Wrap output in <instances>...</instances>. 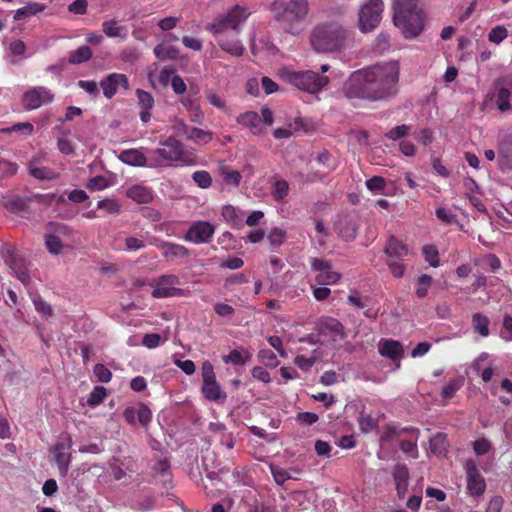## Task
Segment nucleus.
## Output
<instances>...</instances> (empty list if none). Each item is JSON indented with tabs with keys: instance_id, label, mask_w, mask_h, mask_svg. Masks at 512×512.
Returning <instances> with one entry per match:
<instances>
[{
	"instance_id": "20e7f679",
	"label": "nucleus",
	"mask_w": 512,
	"mask_h": 512,
	"mask_svg": "<svg viewBox=\"0 0 512 512\" xmlns=\"http://www.w3.org/2000/svg\"><path fill=\"white\" fill-rule=\"evenodd\" d=\"M393 23L406 39L419 36L424 29L425 13L419 0H393Z\"/></svg>"
},
{
	"instance_id": "c756f323",
	"label": "nucleus",
	"mask_w": 512,
	"mask_h": 512,
	"mask_svg": "<svg viewBox=\"0 0 512 512\" xmlns=\"http://www.w3.org/2000/svg\"><path fill=\"white\" fill-rule=\"evenodd\" d=\"M126 194L128 198L140 204H147L153 199L150 189L141 185L130 187Z\"/></svg>"
},
{
	"instance_id": "c85d7f7f",
	"label": "nucleus",
	"mask_w": 512,
	"mask_h": 512,
	"mask_svg": "<svg viewBox=\"0 0 512 512\" xmlns=\"http://www.w3.org/2000/svg\"><path fill=\"white\" fill-rule=\"evenodd\" d=\"M202 393L206 399L210 401L225 400L226 394L222 391L216 379L208 382H203Z\"/></svg>"
},
{
	"instance_id": "79ce46f5",
	"label": "nucleus",
	"mask_w": 512,
	"mask_h": 512,
	"mask_svg": "<svg viewBox=\"0 0 512 512\" xmlns=\"http://www.w3.org/2000/svg\"><path fill=\"white\" fill-rule=\"evenodd\" d=\"M432 277L428 274H421L417 279V288L415 294L418 298H424L428 294V289L432 284Z\"/></svg>"
},
{
	"instance_id": "338daca9",
	"label": "nucleus",
	"mask_w": 512,
	"mask_h": 512,
	"mask_svg": "<svg viewBox=\"0 0 512 512\" xmlns=\"http://www.w3.org/2000/svg\"><path fill=\"white\" fill-rule=\"evenodd\" d=\"M319 420V416L314 412H300L296 416V421L301 425H313Z\"/></svg>"
},
{
	"instance_id": "423d86ee",
	"label": "nucleus",
	"mask_w": 512,
	"mask_h": 512,
	"mask_svg": "<svg viewBox=\"0 0 512 512\" xmlns=\"http://www.w3.org/2000/svg\"><path fill=\"white\" fill-rule=\"evenodd\" d=\"M149 168L170 167L176 162L193 165L195 156L187 152L181 141L174 136L167 137L159 143V147L149 150Z\"/></svg>"
},
{
	"instance_id": "f03ea898",
	"label": "nucleus",
	"mask_w": 512,
	"mask_h": 512,
	"mask_svg": "<svg viewBox=\"0 0 512 512\" xmlns=\"http://www.w3.org/2000/svg\"><path fill=\"white\" fill-rule=\"evenodd\" d=\"M250 11L243 6L234 5L228 12L206 25V30L217 40L219 47L226 53L240 57L245 47L239 39L240 26L249 17Z\"/></svg>"
},
{
	"instance_id": "412c9836",
	"label": "nucleus",
	"mask_w": 512,
	"mask_h": 512,
	"mask_svg": "<svg viewBox=\"0 0 512 512\" xmlns=\"http://www.w3.org/2000/svg\"><path fill=\"white\" fill-rule=\"evenodd\" d=\"M392 474L397 495L400 499H403L408 491L409 469L405 464L398 463L395 465Z\"/></svg>"
},
{
	"instance_id": "864d4df0",
	"label": "nucleus",
	"mask_w": 512,
	"mask_h": 512,
	"mask_svg": "<svg viewBox=\"0 0 512 512\" xmlns=\"http://www.w3.org/2000/svg\"><path fill=\"white\" fill-rule=\"evenodd\" d=\"M507 36V29L504 26L499 25L491 29L488 34V39L492 43L500 44L504 39L507 38Z\"/></svg>"
},
{
	"instance_id": "0e129e2a",
	"label": "nucleus",
	"mask_w": 512,
	"mask_h": 512,
	"mask_svg": "<svg viewBox=\"0 0 512 512\" xmlns=\"http://www.w3.org/2000/svg\"><path fill=\"white\" fill-rule=\"evenodd\" d=\"M18 171V165L14 162L2 159L0 172L3 178L14 176Z\"/></svg>"
},
{
	"instance_id": "aec40b11",
	"label": "nucleus",
	"mask_w": 512,
	"mask_h": 512,
	"mask_svg": "<svg viewBox=\"0 0 512 512\" xmlns=\"http://www.w3.org/2000/svg\"><path fill=\"white\" fill-rule=\"evenodd\" d=\"M69 449L70 442H58L53 449L55 461L62 476H66L69 470V465L71 462V455L68 452Z\"/></svg>"
},
{
	"instance_id": "ddd939ff",
	"label": "nucleus",
	"mask_w": 512,
	"mask_h": 512,
	"mask_svg": "<svg viewBox=\"0 0 512 512\" xmlns=\"http://www.w3.org/2000/svg\"><path fill=\"white\" fill-rule=\"evenodd\" d=\"M215 233V227L208 221H195L187 229L184 240L196 245L208 243Z\"/></svg>"
},
{
	"instance_id": "473e14b6",
	"label": "nucleus",
	"mask_w": 512,
	"mask_h": 512,
	"mask_svg": "<svg viewBox=\"0 0 512 512\" xmlns=\"http://www.w3.org/2000/svg\"><path fill=\"white\" fill-rule=\"evenodd\" d=\"M222 217L232 227L243 225V213L232 205H226L222 208Z\"/></svg>"
},
{
	"instance_id": "f704fd0d",
	"label": "nucleus",
	"mask_w": 512,
	"mask_h": 512,
	"mask_svg": "<svg viewBox=\"0 0 512 512\" xmlns=\"http://www.w3.org/2000/svg\"><path fill=\"white\" fill-rule=\"evenodd\" d=\"M220 175L224 183L238 187L240 185L242 175L238 170L232 169L230 166L222 164L219 167Z\"/></svg>"
},
{
	"instance_id": "e433bc0d",
	"label": "nucleus",
	"mask_w": 512,
	"mask_h": 512,
	"mask_svg": "<svg viewBox=\"0 0 512 512\" xmlns=\"http://www.w3.org/2000/svg\"><path fill=\"white\" fill-rule=\"evenodd\" d=\"M290 187L286 180H276L271 188V195L276 202H282L289 194Z\"/></svg>"
},
{
	"instance_id": "774afa93",
	"label": "nucleus",
	"mask_w": 512,
	"mask_h": 512,
	"mask_svg": "<svg viewBox=\"0 0 512 512\" xmlns=\"http://www.w3.org/2000/svg\"><path fill=\"white\" fill-rule=\"evenodd\" d=\"M152 470L155 475L170 477V462L167 459H161L155 463Z\"/></svg>"
},
{
	"instance_id": "9b49d317",
	"label": "nucleus",
	"mask_w": 512,
	"mask_h": 512,
	"mask_svg": "<svg viewBox=\"0 0 512 512\" xmlns=\"http://www.w3.org/2000/svg\"><path fill=\"white\" fill-rule=\"evenodd\" d=\"M55 99L53 92L45 86L28 89L22 96V104L26 110H35L43 105L51 104Z\"/></svg>"
},
{
	"instance_id": "58836bf2",
	"label": "nucleus",
	"mask_w": 512,
	"mask_h": 512,
	"mask_svg": "<svg viewBox=\"0 0 512 512\" xmlns=\"http://www.w3.org/2000/svg\"><path fill=\"white\" fill-rule=\"evenodd\" d=\"M45 245L47 250L53 255L60 254L65 247L59 235L51 233L45 235Z\"/></svg>"
},
{
	"instance_id": "c9c22d12",
	"label": "nucleus",
	"mask_w": 512,
	"mask_h": 512,
	"mask_svg": "<svg viewBox=\"0 0 512 512\" xmlns=\"http://www.w3.org/2000/svg\"><path fill=\"white\" fill-rule=\"evenodd\" d=\"M92 55V49L84 45L76 50L70 51L68 61L70 64H82L89 61Z\"/></svg>"
},
{
	"instance_id": "4c0bfd02",
	"label": "nucleus",
	"mask_w": 512,
	"mask_h": 512,
	"mask_svg": "<svg viewBox=\"0 0 512 512\" xmlns=\"http://www.w3.org/2000/svg\"><path fill=\"white\" fill-rule=\"evenodd\" d=\"M154 54L159 60H175L179 57V50L176 47L166 46L164 43H160L155 46Z\"/></svg>"
},
{
	"instance_id": "1a4fd4ad",
	"label": "nucleus",
	"mask_w": 512,
	"mask_h": 512,
	"mask_svg": "<svg viewBox=\"0 0 512 512\" xmlns=\"http://www.w3.org/2000/svg\"><path fill=\"white\" fill-rule=\"evenodd\" d=\"M150 285L154 288L151 295L153 298L182 297L185 295L183 289L179 288L180 279L175 274H164L152 280Z\"/></svg>"
},
{
	"instance_id": "4d7b16f0",
	"label": "nucleus",
	"mask_w": 512,
	"mask_h": 512,
	"mask_svg": "<svg viewBox=\"0 0 512 512\" xmlns=\"http://www.w3.org/2000/svg\"><path fill=\"white\" fill-rule=\"evenodd\" d=\"M367 189L372 192H381L386 187V180L382 176H373L365 182Z\"/></svg>"
},
{
	"instance_id": "69168bd1",
	"label": "nucleus",
	"mask_w": 512,
	"mask_h": 512,
	"mask_svg": "<svg viewBox=\"0 0 512 512\" xmlns=\"http://www.w3.org/2000/svg\"><path fill=\"white\" fill-rule=\"evenodd\" d=\"M492 448L491 442L486 438H481L473 443V450L476 455L482 456L487 454Z\"/></svg>"
},
{
	"instance_id": "8fccbe9b",
	"label": "nucleus",
	"mask_w": 512,
	"mask_h": 512,
	"mask_svg": "<svg viewBox=\"0 0 512 512\" xmlns=\"http://www.w3.org/2000/svg\"><path fill=\"white\" fill-rule=\"evenodd\" d=\"M138 105L141 109H152L154 107V98L151 93L142 89L136 90Z\"/></svg>"
},
{
	"instance_id": "f8f14e48",
	"label": "nucleus",
	"mask_w": 512,
	"mask_h": 512,
	"mask_svg": "<svg viewBox=\"0 0 512 512\" xmlns=\"http://www.w3.org/2000/svg\"><path fill=\"white\" fill-rule=\"evenodd\" d=\"M313 271L318 272L315 281L319 285H334L341 279V274L332 269L330 261L320 258H312L310 261Z\"/></svg>"
},
{
	"instance_id": "ea45409f",
	"label": "nucleus",
	"mask_w": 512,
	"mask_h": 512,
	"mask_svg": "<svg viewBox=\"0 0 512 512\" xmlns=\"http://www.w3.org/2000/svg\"><path fill=\"white\" fill-rule=\"evenodd\" d=\"M251 358V354L245 351L244 355L239 350H232L228 355L223 356L224 363L233 365H243Z\"/></svg>"
},
{
	"instance_id": "b1692460",
	"label": "nucleus",
	"mask_w": 512,
	"mask_h": 512,
	"mask_svg": "<svg viewBox=\"0 0 512 512\" xmlns=\"http://www.w3.org/2000/svg\"><path fill=\"white\" fill-rule=\"evenodd\" d=\"M384 252L388 256V260L401 261L408 255L409 250L403 242L394 236H391L387 242Z\"/></svg>"
},
{
	"instance_id": "2eb2a0df",
	"label": "nucleus",
	"mask_w": 512,
	"mask_h": 512,
	"mask_svg": "<svg viewBox=\"0 0 512 512\" xmlns=\"http://www.w3.org/2000/svg\"><path fill=\"white\" fill-rule=\"evenodd\" d=\"M99 85L107 99H112L116 95L119 87H122L124 90H128L130 87L127 76L122 73L108 74L100 81Z\"/></svg>"
},
{
	"instance_id": "de8ad7c7",
	"label": "nucleus",
	"mask_w": 512,
	"mask_h": 512,
	"mask_svg": "<svg viewBox=\"0 0 512 512\" xmlns=\"http://www.w3.org/2000/svg\"><path fill=\"white\" fill-rule=\"evenodd\" d=\"M447 439L443 433H438L430 439V449L434 454H442L446 450Z\"/></svg>"
},
{
	"instance_id": "13d9d810",
	"label": "nucleus",
	"mask_w": 512,
	"mask_h": 512,
	"mask_svg": "<svg viewBox=\"0 0 512 512\" xmlns=\"http://www.w3.org/2000/svg\"><path fill=\"white\" fill-rule=\"evenodd\" d=\"M461 382L457 379L450 380L442 389L441 395L444 399H451L460 389Z\"/></svg>"
},
{
	"instance_id": "9d476101",
	"label": "nucleus",
	"mask_w": 512,
	"mask_h": 512,
	"mask_svg": "<svg viewBox=\"0 0 512 512\" xmlns=\"http://www.w3.org/2000/svg\"><path fill=\"white\" fill-rule=\"evenodd\" d=\"M495 93L486 96V100L495 98V103L502 113L511 110L510 98L512 94V76L505 75L497 78L493 83Z\"/></svg>"
},
{
	"instance_id": "a878e982",
	"label": "nucleus",
	"mask_w": 512,
	"mask_h": 512,
	"mask_svg": "<svg viewBox=\"0 0 512 512\" xmlns=\"http://www.w3.org/2000/svg\"><path fill=\"white\" fill-rule=\"evenodd\" d=\"M103 33L109 38H127V28L125 26L118 25L116 19L105 20L102 23Z\"/></svg>"
},
{
	"instance_id": "6ab92c4d",
	"label": "nucleus",
	"mask_w": 512,
	"mask_h": 512,
	"mask_svg": "<svg viewBox=\"0 0 512 512\" xmlns=\"http://www.w3.org/2000/svg\"><path fill=\"white\" fill-rule=\"evenodd\" d=\"M119 160L130 166L149 167V151L145 154L144 148L125 149L121 151Z\"/></svg>"
},
{
	"instance_id": "0eeeda50",
	"label": "nucleus",
	"mask_w": 512,
	"mask_h": 512,
	"mask_svg": "<svg viewBox=\"0 0 512 512\" xmlns=\"http://www.w3.org/2000/svg\"><path fill=\"white\" fill-rule=\"evenodd\" d=\"M280 76L287 83L309 94L320 92L329 83L327 76L311 70L292 71L284 69L281 71Z\"/></svg>"
},
{
	"instance_id": "6e6d98bb",
	"label": "nucleus",
	"mask_w": 512,
	"mask_h": 512,
	"mask_svg": "<svg viewBox=\"0 0 512 512\" xmlns=\"http://www.w3.org/2000/svg\"><path fill=\"white\" fill-rule=\"evenodd\" d=\"M359 425L363 432H369L376 428L377 421L370 414L362 411L359 416Z\"/></svg>"
},
{
	"instance_id": "09e8293b",
	"label": "nucleus",
	"mask_w": 512,
	"mask_h": 512,
	"mask_svg": "<svg viewBox=\"0 0 512 512\" xmlns=\"http://www.w3.org/2000/svg\"><path fill=\"white\" fill-rule=\"evenodd\" d=\"M106 395H107V391H106L105 387L95 386L88 396L87 403L90 406H97L101 402H103Z\"/></svg>"
},
{
	"instance_id": "680f3d73",
	"label": "nucleus",
	"mask_w": 512,
	"mask_h": 512,
	"mask_svg": "<svg viewBox=\"0 0 512 512\" xmlns=\"http://www.w3.org/2000/svg\"><path fill=\"white\" fill-rule=\"evenodd\" d=\"M123 466L124 463L118 458H113V460L110 463V469L116 481L121 480L127 475L126 471L123 469Z\"/></svg>"
},
{
	"instance_id": "72a5a7b5",
	"label": "nucleus",
	"mask_w": 512,
	"mask_h": 512,
	"mask_svg": "<svg viewBox=\"0 0 512 512\" xmlns=\"http://www.w3.org/2000/svg\"><path fill=\"white\" fill-rule=\"evenodd\" d=\"M489 324L490 320L486 315L479 312L472 315V327L481 337L486 338L489 336Z\"/></svg>"
},
{
	"instance_id": "39448f33",
	"label": "nucleus",
	"mask_w": 512,
	"mask_h": 512,
	"mask_svg": "<svg viewBox=\"0 0 512 512\" xmlns=\"http://www.w3.org/2000/svg\"><path fill=\"white\" fill-rule=\"evenodd\" d=\"M348 39V30L337 21L319 23L310 34L312 48L320 53L341 51L347 46Z\"/></svg>"
},
{
	"instance_id": "bb28decb",
	"label": "nucleus",
	"mask_w": 512,
	"mask_h": 512,
	"mask_svg": "<svg viewBox=\"0 0 512 512\" xmlns=\"http://www.w3.org/2000/svg\"><path fill=\"white\" fill-rule=\"evenodd\" d=\"M2 204L11 213H21L28 209L27 200L19 195L3 197Z\"/></svg>"
},
{
	"instance_id": "052dcab7",
	"label": "nucleus",
	"mask_w": 512,
	"mask_h": 512,
	"mask_svg": "<svg viewBox=\"0 0 512 512\" xmlns=\"http://www.w3.org/2000/svg\"><path fill=\"white\" fill-rule=\"evenodd\" d=\"M205 96H206L207 101L211 105H213L214 107H216L220 110H225V108H226L225 99L223 97H221L220 95H218L215 91L208 90V91H206Z\"/></svg>"
},
{
	"instance_id": "7c9ffc66",
	"label": "nucleus",
	"mask_w": 512,
	"mask_h": 512,
	"mask_svg": "<svg viewBox=\"0 0 512 512\" xmlns=\"http://www.w3.org/2000/svg\"><path fill=\"white\" fill-rule=\"evenodd\" d=\"M237 123L251 129L253 134L261 131L259 115L254 111H247L237 117Z\"/></svg>"
},
{
	"instance_id": "3c124183",
	"label": "nucleus",
	"mask_w": 512,
	"mask_h": 512,
	"mask_svg": "<svg viewBox=\"0 0 512 512\" xmlns=\"http://www.w3.org/2000/svg\"><path fill=\"white\" fill-rule=\"evenodd\" d=\"M285 238L286 231L279 227H274L268 234V240L273 247L281 246Z\"/></svg>"
},
{
	"instance_id": "603ef678",
	"label": "nucleus",
	"mask_w": 512,
	"mask_h": 512,
	"mask_svg": "<svg viewBox=\"0 0 512 512\" xmlns=\"http://www.w3.org/2000/svg\"><path fill=\"white\" fill-rule=\"evenodd\" d=\"M500 337L506 342H512V315L505 314L503 317Z\"/></svg>"
},
{
	"instance_id": "5701e85b",
	"label": "nucleus",
	"mask_w": 512,
	"mask_h": 512,
	"mask_svg": "<svg viewBox=\"0 0 512 512\" xmlns=\"http://www.w3.org/2000/svg\"><path fill=\"white\" fill-rule=\"evenodd\" d=\"M158 248L162 250L163 257L169 260L190 256L189 249L181 244L162 241Z\"/></svg>"
},
{
	"instance_id": "f3484780",
	"label": "nucleus",
	"mask_w": 512,
	"mask_h": 512,
	"mask_svg": "<svg viewBox=\"0 0 512 512\" xmlns=\"http://www.w3.org/2000/svg\"><path fill=\"white\" fill-rule=\"evenodd\" d=\"M6 262L13 270L16 277L24 284L29 285L31 278L28 271L26 260L17 252H11L6 258Z\"/></svg>"
},
{
	"instance_id": "bf43d9fd",
	"label": "nucleus",
	"mask_w": 512,
	"mask_h": 512,
	"mask_svg": "<svg viewBox=\"0 0 512 512\" xmlns=\"http://www.w3.org/2000/svg\"><path fill=\"white\" fill-rule=\"evenodd\" d=\"M259 359L269 367H276L278 360L275 353L269 349H261L258 353Z\"/></svg>"
},
{
	"instance_id": "4be33fe9",
	"label": "nucleus",
	"mask_w": 512,
	"mask_h": 512,
	"mask_svg": "<svg viewBox=\"0 0 512 512\" xmlns=\"http://www.w3.org/2000/svg\"><path fill=\"white\" fill-rule=\"evenodd\" d=\"M378 352L381 356L395 361L402 357L404 350L401 343L396 340L381 339L378 343Z\"/></svg>"
},
{
	"instance_id": "5fc2aeb1",
	"label": "nucleus",
	"mask_w": 512,
	"mask_h": 512,
	"mask_svg": "<svg viewBox=\"0 0 512 512\" xmlns=\"http://www.w3.org/2000/svg\"><path fill=\"white\" fill-rule=\"evenodd\" d=\"M93 373L101 383H108L112 379V372L105 365L100 363L94 366Z\"/></svg>"
},
{
	"instance_id": "a18cd8bd",
	"label": "nucleus",
	"mask_w": 512,
	"mask_h": 512,
	"mask_svg": "<svg viewBox=\"0 0 512 512\" xmlns=\"http://www.w3.org/2000/svg\"><path fill=\"white\" fill-rule=\"evenodd\" d=\"M193 181L198 187L207 189L212 185V177L208 171L198 170L192 174Z\"/></svg>"
},
{
	"instance_id": "49530a36",
	"label": "nucleus",
	"mask_w": 512,
	"mask_h": 512,
	"mask_svg": "<svg viewBox=\"0 0 512 512\" xmlns=\"http://www.w3.org/2000/svg\"><path fill=\"white\" fill-rule=\"evenodd\" d=\"M99 210H104L107 214H118L121 210V205L115 199L105 198L97 203Z\"/></svg>"
},
{
	"instance_id": "6e6552de",
	"label": "nucleus",
	"mask_w": 512,
	"mask_h": 512,
	"mask_svg": "<svg viewBox=\"0 0 512 512\" xmlns=\"http://www.w3.org/2000/svg\"><path fill=\"white\" fill-rule=\"evenodd\" d=\"M384 11L383 0H366L359 10V29L362 32L374 30L382 19Z\"/></svg>"
},
{
	"instance_id": "4468645a",
	"label": "nucleus",
	"mask_w": 512,
	"mask_h": 512,
	"mask_svg": "<svg viewBox=\"0 0 512 512\" xmlns=\"http://www.w3.org/2000/svg\"><path fill=\"white\" fill-rule=\"evenodd\" d=\"M467 480V490L472 496H481L486 489V482L484 477L478 470L477 464L474 460L468 459L464 464Z\"/></svg>"
},
{
	"instance_id": "7ed1b4c3",
	"label": "nucleus",
	"mask_w": 512,
	"mask_h": 512,
	"mask_svg": "<svg viewBox=\"0 0 512 512\" xmlns=\"http://www.w3.org/2000/svg\"><path fill=\"white\" fill-rule=\"evenodd\" d=\"M272 11L274 20L285 33L298 36L306 29L310 11L308 0L274 2Z\"/></svg>"
},
{
	"instance_id": "a211bd4d",
	"label": "nucleus",
	"mask_w": 512,
	"mask_h": 512,
	"mask_svg": "<svg viewBox=\"0 0 512 512\" xmlns=\"http://www.w3.org/2000/svg\"><path fill=\"white\" fill-rule=\"evenodd\" d=\"M179 123V134H184L187 140L193 141L198 145H205L212 141L213 132L210 130H203L196 127H189L183 121Z\"/></svg>"
},
{
	"instance_id": "f257e3e1",
	"label": "nucleus",
	"mask_w": 512,
	"mask_h": 512,
	"mask_svg": "<svg viewBox=\"0 0 512 512\" xmlns=\"http://www.w3.org/2000/svg\"><path fill=\"white\" fill-rule=\"evenodd\" d=\"M398 61L378 63L354 71L342 86L344 97L367 102L389 101L399 93Z\"/></svg>"
},
{
	"instance_id": "a19ab883",
	"label": "nucleus",
	"mask_w": 512,
	"mask_h": 512,
	"mask_svg": "<svg viewBox=\"0 0 512 512\" xmlns=\"http://www.w3.org/2000/svg\"><path fill=\"white\" fill-rule=\"evenodd\" d=\"M423 256L425 260L434 268L440 265L439 253L436 246L426 244L422 248Z\"/></svg>"
},
{
	"instance_id": "c03bdc74",
	"label": "nucleus",
	"mask_w": 512,
	"mask_h": 512,
	"mask_svg": "<svg viewBox=\"0 0 512 512\" xmlns=\"http://www.w3.org/2000/svg\"><path fill=\"white\" fill-rule=\"evenodd\" d=\"M34 126L29 122L16 123L11 127L0 129V133L11 134L13 132H21L22 134L29 136L33 133Z\"/></svg>"
},
{
	"instance_id": "dca6fc26",
	"label": "nucleus",
	"mask_w": 512,
	"mask_h": 512,
	"mask_svg": "<svg viewBox=\"0 0 512 512\" xmlns=\"http://www.w3.org/2000/svg\"><path fill=\"white\" fill-rule=\"evenodd\" d=\"M316 329L320 334L329 335L333 340H344L346 333L342 323L333 317H322L316 323Z\"/></svg>"
},
{
	"instance_id": "cd10ccee",
	"label": "nucleus",
	"mask_w": 512,
	"mask_h": 512,
	"mask_svg": "<svg viewBox=\"0 0 512 512\" xmlns=\"http://www.w3.org/2000/svg\"><path fill=\"white\" fill-rule=\"evenodd\" d=\"M37 160H31L28 163L29 174L38 180H55L58 178V173L48 167H37Z\"/></svg>"
},
{
	"instance_id": "2f4dec72",
	"label": "nucleus",
	"mask_w": 512,
	"mask_h": 512,
	"mask_svg": "<svg viewBox=\"0 0 512 512\" xmlns=\"http://www.w3.org/2000/svg\"><path fill=\"white\" fill-rule=\"evenodd\" d=\"M45 8L46 6L42 3L31 2L28 3L26 6L17 9L14 13L13 18L15 21H20L30 16L37 15L38 13L44 11Z\"/></svg>"
},
{
	"instance_id": "37998d69",
	"label": "nucleus",
	"mask_w": 512,
	"mask_h": 512,
	"mask_svg": "<svg viewBox=\"0 0 512 512\" xmlns=\"http://www.w3.org/2000/svg\"><path fill=\"white\" fill-rule=\"evenodd\" d=\"M411 127L406 124L397 125L385 133V137L392 141L403 139L410 133Z\"/></svg>"
},
{
	"instance_id": "e2e57ef3",
	"label": "nucleus",
	"mask_w": 512,
	"mask_h": 512,
	"mask_svg": "<svg viewBox=\"0 0 512 512\" xmlns=\"http://www.w3.org/2000/svg\"><path fill=\"white\" fill-rule=\"evenodd\" d=\"M49 228L52 230L51 234H57L59 237H70L72 236V229L63 223H55L50 222L48 224Z\"/></svg>"
},
{
	"instance_id": "393cba45",
	"label": "nucleus",
	"mask_w": 512,
	"mask_h": 512,
	"mask_svg": "<svg viewBox=\"0 0 512 512\" xmlns=\"http://www.w3.org/2000/svg\"><path fill=\"white\" fill-rule=\"evenodd\" d=\"M498 162L502 171L512 170V141H503L499 145Z\"/></svg>"
}]
</instances>
